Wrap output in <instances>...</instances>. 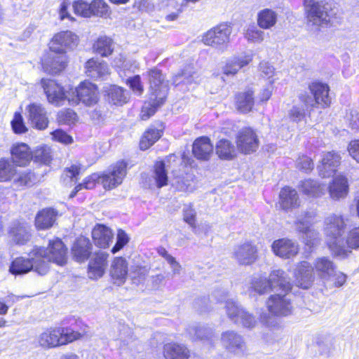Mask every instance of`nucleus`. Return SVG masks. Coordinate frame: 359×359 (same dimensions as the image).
Returning a JSON list of instances; mask_svg holds the SVG:
<instances>
[{"instance_id":"1","label":"nucleus","mask_w":359,"mask_h":359,"mask_svg":"<svg viewBox=\"0 0 359 359\" xmlns=\"http://www.w3.org/2000/svg\"><path fill=\"white\" fill-rule=\"evenodd\" d=\"M148 76L149 97L142 108V120H147L155 114L157 109L164 104L168 93V84L160 70L152 69L148 72Z\"/></svg>"},{"instance_id":"2","label":"nucleus","mask_w":359,"mask_h":359,"mask_svg":"<svg viewBox=\"0 0 359 359\" xmlns=\"http://www.w3.org/2000/svg\"><path fill=\"white\" fill-rule=\"evenodd\" d=\"M306 13V26L310 32L317 33L328 25L333 15L332 4L324 1L304 0Z\"/></svg>"},{"instance_id":"3","label":"nucleus","mask_w":359,"mask_h":359,"mask_svg":"<svg viewBox=\"0 0 359 359\" xmlns=\"http://www.w3.org/2000/svg\"><path fill=\"white\" fill-rule=\"evenodd\" d=\"M346 222L341 215H330L325 219L324 233L326 236V242L332 252L337 255L346 253L344 238L343 236L346 230Z\"/></svg>"},{"instance_id":"4","label":"nucleus","mask_w":359,"mask_h":359,"mask_svg":"<svg viewBox=\"0 0 359 359\" xmlns=\"http://www.w3.org/2000/svg\"><path fill=\"white\" fill-rule=\"evenodd\" d=\"M82 337L83 334L72 329L55 327L42 332L38 336L37 341L43 348H53L72 343Z\"/></svg>"},{"instance_id":"5","label":"nucleus","mask_w":359,"mask_h":359,"mask_svg":"<svg viewBox=\"0 0 359 359\" xmlns=\"http://www.w3.org/2000/svg\"><path fill=\"white\" fill-rule=\"evenodd\" d=\"M228 293L222 290H216L212 294L217 302H225L226 313L231 321L246 328H253L257 324L255 316L238 302L233 299H226Z\"/></svg>"},{"instance_id":"6","label":"nucleus","mask_w":359,"mask_h":359,"mask_svg":"<svg viewBox=\"0 0 359 359\" xmlns=\"http://www.w3.org/2000/svg\"><path fill=\"white\" fill-rule=\"evenodd\" d=\"M36 180L35 174L29 170L19 171L16 165L8 159H0V182H13L17 189H22L25 187L32 186Z\"/></svg>"},{"instance_id":"7","label":"nucleus","mask_w":359,"mask_h":359,"mask_svg":"<svg viewBox=\"0 0 359 359\" xmlns=\"http://www.w3.org/2000/svg\"><path fill=\"white\" fill-rule=\"evenodd\" d=\"M34 259L39 258L48 262L63 266L67 262V248L62 241L58 238L50 241L47 248L34 246L32 249Z\"/></svg>"},{"instance_id":"8","label":"nucleus","mask_w":359,"mask_h":359,"mask_svg":"<svg viewBox=\"0 0 359 359\" xmlns=\"http://www.w3.org/2000/svg\"><path fill=\"white\" fill-rule=\"evenodd\" d=\"M127 173V163L120 161L111 165L102 175L91 174V182L101 184L104 189L111 190L122 184Z\"/></svg>"},{"instance_id":"9","label":"nucleus","mask_w":359,"mask_h":359,"mask_svg":"<svg viewBox=\"0 0 359 359\" xmlns=\"http://www.w3.org/2000/svg\"><path fill=\"white\" fill-rule=\"evenodd\" d=\"M310 94L307 92L300 93L299 100L306 107H313L317 104L327 107L331 102L329 96V86L323 83L314 81L309 84Z\"/></svg>"},{"instance_id":"10","label":"nucleus","mask_w":359,"mask_h":359,"mask_svg":"<svg viewBox=\"0 0 359 359\" xmlns=\"http://www.w3.org/2000/svg\"><path fill=\"white\" fill-rule=\"evenodd\" d=\"M32 250L28 254L29 258L22 257L15 259L10 266V272L13 274L27 273L31 270H34L39 275H45L49 270V264L44 260H39V258L34 259Z\"/></svg>"},{"instance_id":"11","label":"nucleus","mask_w":359,"mask_h":359,"mask_svg":"<svg viewBox=\"0 0 359 359\" xmlns=\"http://www.w3.org/2000/svg\"><path fill=\"white\" fill-rule=\"evenodd\" d=\"M231 32V26L226 24H220L205 33L202 41L207 46L224 51L230 41Z\"/></svg>"},{"instance_id":"12","label":"nucleus","mask_w":359,"mask_h":359,"mask_svg":"<svg viewBox=\"0 0 359 359\" xmlns=\"http://www.w3.org/2000/svg\"><path fill=\"white\" fill-rule=\"evenodd\" d=\"M314 214L310 212H305L299 215L295 222L297 230L302 233V239L304 243L311 248L317 245L319 242V233L311 228Z\"/></svg>"},{"instance_id":"13","label":"nucleus","mask_w":359,"mask_h":359,"mask_svg":"<svg viewBox=\"0 0 359 359\" xmlns=\"http://www.w3.org/2000/svg\"><path fill=\"white\" fill-rule=\"evenodd\" d=\"M41 84L50 104L55 107L62 106L66 102L69 104L70 92L65 90L64 88L55 81L42 79Z\"/></svg>"},{"instance_id":"14","label":"nucleus","mask_w":359,"mask_h":359,"mask_svg":"<svg viewBox=\"0 0 359 359\" xmlns=\"http://www.w3.org/2000/svg\"><path fill=\"white\" fill-rule=\"evenodd\" d=\"M79 44L78 36L72 31L66 30L56 33L49 43V48L52 53L65 54L72 50Z\"/></svg>"},{"instance_id":"15","label":"nucleus","mask_w":359,"mask_h":359,"mask_svg":"<svg viewBox=\"0 0 359 359\" xmlns=\"http://www.w3.org/2000/svg\"><path fill=\"white\" fill-rule=\"evenodd\" d=\"M220 341L223 347L235 355H244L247 352L246 343L240 334L233 330H226L221 334Z\"/></svg>"},{"instance_id":"16","label":"nucleus","mask_w":359,"mask_h":359,"mask_svg":"<svg viewBox=\"0 0 359 359\" xmlns=\"http://www.w3.org/2000/svg\"><path fill=\"white\" fill-rule=\"evenodd\" d=\"M236 142L238 150L245 154L255 152L259 143L256 133L250 128L241 130L236 135Z\"/></svg>"},{"instance_id":"17","label":"nucleus","mask_w":359,"mask_h":359,"mask_svg":"<svg viewBox=\"0 0 359 359\" xmlns=\"http://www.w3.org/2000/svg\"><path fill=\"white\" fill-rule=\"evenodd\" d=\"M314 273L313 268L309 262L302 261L297 263L293 273L296 285L302 289H309L314 281Z\"/></svg>"},{"instance_id":"18","label":"nucleus","mask_w":359,"mask_h":359,"mask_svg":"<svg viewBox=\"0 0 359 359\" xmlns=\"http://www.w3.org/2000/svg\"><path fill=\"white\" fill-rule=\"evenodd\" d=\"M269 311L273 316H286L292 313L293 306L287 294L271 295L266 302Z\"/></svg>"},{"instance_id":"19","label":"nucleus","mask_w":359,"mask_h":359,"mask_svg":"<svg viewBox=\"0 0 359 359\" xmlns=\"http://www.w3.org/2000/svg\"><path fill=\"white\" fill-rule=\"evenodd\" d=\"M27 117L32 126L37 130H45L48 126L46 111L39 103H31L26 107Z\"/></svg>"},{"instance_id":"20","label":"nucleus","mask_w":359,"mask_h":359,"mask_svg":"<svg viewBox=\"0 0 359 359\" xmlns=\"http://www.w3.org/2000/svg\"><path fill=\"white\" fill-rule=\"evenodd\" d=\"M273 252L283 259H290L295 257L299 250L297 241L289 238H280L273 242L271 245Z\"/></svg>"},{"instance_id":"21","label":"nucleus","mask_w":359,"mask_h":359,"mask_svg":"<svg viewBox=\"0 0 359 359\" xmlns=\"http://www.w3.org/2000/svg\"><path fill=\"white\" fill-rule=\"evenodd\" d=\"M11 161L19 167L29 165L33 159V153L28 144L23 142L13 144L10 149Z\"/></svg>"},{"instance_id":"22","label":"nucleus","mask_w":359,"mask_h":359,"mask_svg":"<svg viewBox=\"0 0 359 359\" xmlns=\"http://www.w3.org/2000/svg\"><path fill=\"white\" fill-rule=\"evenodd\" d=\"M109 254L102 250L91 252V280L102 278L108 268Z\"/></svg>"},{"instance_id":"23","label":"nucleus","mask_w":359,"mask_h":359,"mask_svg":"<svg viewBox=\"0 0 359 359\" xmlns=\"http://www.w3.org/2000/svg\"><path fill=\"white\" fill-rule=\"evenodd\" d=\"M103 92L109 103L114 105L123 106L130 100L129 91L116 85L104 86Z\"/></svg>"},{"instance_id":"24","label":"nucleus","mask_w":359,"mask_h":359,"mask_svg":"<svg viewBox=\"0 0 359 359\" xmlns=\"http://www.w3.org/2000/svg\"><path fill=\"white\" fill-rule=\"evenodd\" d=\"M314 273L323 280H330L334 274L337 266L331 259L327 257L316 258L312 266Z\"/></svg>"},{"instance_id":"25","label":"nucleus","mask_w":359,"mask_h":359,"mask_svg":"<svg viewBox=\"0 0 359 359\" xmlns=\"http://www.w3.org/2000/svg\"><path fill=\"white\" fill-rule=\"evenodd\" d=\"M341 156L339 154L330 151L323 155L321 165L318 166L320 175L323 177H329L334 175L336 168L340 164Z\"/></svg>"},{"instance_id":"26","label":"nucleus","mask_w":359,"mask_h":359,"mask_svg":"<svg viewBox=\"0 0 359 359\" xmlns=\"http://www.w3.org/2000/svg\"><path fill=\"white\" fill-rule=\"evenodd\" d=\"M8 233L14 243L24 245L30 239V226L25 222L15 221L11 224Z\"/></svg>"},{"instance_id":"27","label":"nucleus","mask_w":359,"mask_h":359,"mask_svg":"<svg viewBox=\"0 0 359 359\" xmlns=\"http://www.w3.org/2000/svg\"><path fill=\"white\" fill-rule=\"evenodd\" d=\"M67 58L65 54L57 55L52 53L42 59V66L45 72L48 74H55L62 71L67 65Z\"/></svg>"},{"instance_id":"28","label":"nucleus","mask_w":359,"mask_h":359,"mask_svg":"<svg viewBox=\"0 0 359 359\" xmlns=\"http://www.w3.org/2000/svg\"><path fill=\"white\" fill-rule=\"evenodd\" d=\"M252 54H242L229 58L222 67V72L226 76H233L243 67L248 65L252 60Z\"/></svg>"},{"instance_id":"29","label":"nucleus","mask_w":359,"mask_h":359,"mask_svg":"<svg viewBox=\"0 0 359 359\" xmlns=\"http://www.w3.org/2000/svg\"><path fill=\"white\" fill-rule=\"evenodd\" d=\"M128 272V262L121 257H115L111 264L110 276L115 284L118 285L125 283Z\"/></svg>"},{"instance_id":"30","label":"nucleus","mask_w":359,"mask_h":359,"mask_svg":"<svg viewBox=\"0 0 359 359\" xmlns=\"http://www.w3.org/2000/svg\"><path fill=\"white\" fill-rule=\"evenodd\" d=\"M257 250L251 243L247 242L236 247L233 252L234 257L241 264H250L257 257Z\"/></svg>"},{"instance_id":"31","label":"nucleus","mask_w":359,"mask_h":359,"mask_svg":"<svg viewBox=\"0 0 359 359\" xmlns=\"http://www.w3.org/2000/svg\"><path fill=\"white\" fill-rule=\"evenodd\" d=\"M91 238L96 246L106 248L112 241L113 233L111 230L105 225L97 224L91 231Z\"/></svg>"},{"instance_id":"32","label":"nucleus","mask_w":359,"mask_h":359,"mask_svg":"<svg viewBox=\"0 0 359 359\" xmlns=\"http://www.w3.org/2000/svg\"><path fill=\"white\" fill-rule=\"evenodd\" d=\"M69 104L77 105L82 103L85 106L90 104V81L85 80L70 92Z\"/></svg>"},{"instance_id":"33","label":"nucleus","mask_w":359,"mask_h":359,"mask_svg":"<svg viewBox=\"0 0 359 359\" xmlns=\"http://www.w3.org/2000/svg\"><path fill=\"white\" fill-rule=\"evenodd\" d=\"M192 151L196 158L207 161L212 154L213 146L208 137H201L194 141Z\"/></svg>"},{"instance_id":"34","label":"nucleus","mask_w":359,"mask_h":359,"mask_svg":"<svg viewBox=\"0 0 359 359\" xmlns=\"http://www.w3.org/2000/svg\"><path fill=\"white\" fill-rule=\"evenodd\" d=\"M173 178L172 185L176 189L180 191L192 192L195 187L193 185V175L188 173L180 172L176 170H172Z\"/></svg>"},{"instance_id":"35","label":"nucleus","mask_w":359,"mask_h":359,"mask_svg":"<svg viewBox=\"0 0 359 359\" xmlns=\"http://www.w3.org/2000/svg\"><path fill=\"white\" fill-rule=\"evenodd\" d=\"M269 281L272 290L279 287L285 292L290 291L292 285L287 274L281 269L273 270L271 272Z\"/></svg>"},{"instance_id":"36","label":"nucleus","mask_w":359,"mask_h":359,"mask_svg":"<svg viewBox=\"0 0 359 359\" xmlns=\"http://www.w3.org/2000/svg\"><path fill=\"white\" fill-rule=\"evenodd\" d=\"M187 332L192 341L201 340L211 343L214 338L212 329L196 324L189 325Z\"/></svg>"},{"instance_id":"37","label":"nucleus","mask_w":359,"mask_h":359,"mask_svg":"<svg viewBox=\"0 0 359 359\" xmlns=\"http://www.w3.org/2000/svg\"><path fill=\"white\" fill-rule=\"evenodd\" d=\"M348 185L347 179L343 175H337L334 177L329 187V192L332 198L339 199L347 195Z\"/></svg>"},{"instance_id":"38","label":"nucleus","mask_w":359,"mask_h":359,"mask_svg":"<svg viewBox=\"0 0 359 359\" xmlns=\"http://www.w3.org/2000/svg\"><path fill=\"white\" fill-rule=\"evenodd\" d=\"M280 204L283 209L289 210L299 205L300 201L295 189L285 187L280 192Z\"/></svg>"},{"instance_id":"39","label":"nucleus","mask_w":359,"mask_h":359,"mask_svg":"<svg viewBox=\"0 0 359 359\" xmlns=\"http://www.w3.org/2000/svg\"><path fill=\"white\" fill-rule=\"evenodd\" d=\"M57 217V212L52 208H45L41 210L36 216L35 225L39 230H45L50 228Z\"/></svg>"},{"instance_id":"40","label":"nucleus","mask_w":359,"mask_h":359,"mask_svg":"<svg viewBox=\"0 0 359 359\" xmlns=\"http://www.w3.org/2000/svg\"><path fill=\"white\" fill-rule=\"evenodd\" d=\"M278 21V13L271 8L259 11L257 16V22L259 28L269 29L274 27Z\"/></svg>"},{"instance_id":"41","label":"nucleus","mask_w":359,"mask_h":359,"mask_svg":"<svg viewBox=\"0 0 359 359\" xmlns=\"http://www.w3.org/2000/svg\"><path fill=\"white\" fill-rule=\"evenodd\" d=\"M163 350L166 359H188L189 358V351L182 344L168 343L165 344Z\"/></svg>"},{"instance_id":"42","label":"nucleus","mask_w":359,"mask_h":359,"mask_svg":"<svg viewBox=\"0 0 359 359\" xmlns=\"http://www.w3.org/2000/svg\"><path fill=\"white\" fill-rule=\"evenodd\" d=\"M72 253L79 262L87 260L90 255L88 239L85 237L79 238L72 247Z\"/></svg>"},{"instance_id":"43","label":"nucleus","mask_w":359,"mask_h":359,"mask_svg":"<svg viewBox=\"0 0 359 359\" xmlns=\"http://www.w3.org/2000/svg\"><path fill=\"white\" fill-rule=\"evenodd\" d=\"M254 102L253 92L251 90L240 93L236 96V107L241 113L250 111Z\"/></svg>"},{"instance_id":"44","label":"nucleus","mask_w":359,"mask_h":359,"mask_svg":"<svg viewBox=\"0 0 359 359\" xmlns=\"http://www.w3.org/2000/svg\"><path fill=\"white\" fill-rule=\"evenodd\" d=\"M216 154L222 160H231L236 156V149L232 142L226 139L217 142L215 147Z\"/></svg>"},{"instance_id":"45","label":"nucleus","mask_w":359,"mask_h":359,"mask_svg":"<svg viewBox=\"0 0 359 359\" xmlns=\"http://www.w3.org/2000/svg\"><path fill=\"white\" fill-rule=\"evenodd\" d=\"M93 51L102 57H107L114 50V42L107 36L99 37L93 45Z\"/></svg>"},{"instance_id":"46","label":"nucleus","mask_w":359,"mask_h":359,"mask_svg":"<svg viewBox=\"0 0 359 359\" xmlns=\"http://www.w3.org/2000/svg\"><path fill=\"white\" fill-rule=\"evenodd\" d=\"M346 253L343 255H337V257H346L351 252L352 250H357L359 248V226L354 227L349 230L346 236L344 238V244Z\"/></svg>"},{"instance_id":"47","label":"nucleus","mask_w":359,"mask_h":359,"mask_svg":"<svg viewBox=\"0 0 359 359\" xmlns=\"http://www.w3.org/2000/svg\"><path fill=\"white\" fill-rule=\"evenodd\" d=\"M301 190L306 196L310 197H318L324 194L325 186L320 184L317 181L309 179L301 183Z\"/></svg>"},{"instance_id":"48","label":"nucleus","mask_w":359,"mask_h":359,"mask_svg":"<svg viewBox=\"0 0 359 359\" xmlns=\"http://www.w3.org/2000/svg\"><path fill=\"white\" fill-rule=\"evenodd\" d=\"M270 290H272V288L269 279L259 276L255 277L252 280L248 288V293L250 296L255 295L256 294H263Z\"/></svg>"},{"instance_id":"49","label":"nucleus","mask_w":359,"mask_h":359,"mask_svg":"<svg viewBox=\"0 0 359 359\" xmlns=\"http://www.w3.org/2000/svg\"><path fill=\"white\" fill-rule=\"evenodd\" d=\"M264 32L258 25L250 24L244 29V38L252 43H261L264 40Z\"/></svg>"},{"instance_id":"50","label":"nucleus","mask_w":359,"mask_h":359,"mask_svg":"<svg viewBox=\"0 0 359 359\" xmlns=\"http://www.w3.org/2000/svg\"><path fill=\"white\" fill-rule=\"evenodd\" d=\"M32 153V160L36 163L48 165L52 161L51 149L46 145L36 147Z\"/></svg>"},{"instance_id":"51","label":"nucleus","mask_w":359,"mask_h":359,"mask_svg":"<svg viewBox=\"0 0 359 359\" xmlns=\"http://www.w3.org/2000/svg\"><path fill=\"white\" fill-rule=\"evenodd\" d=\"M162 130L155 128H149L142 136L140 142L142 150H146L153 145L161 136Z\"/></svg>"},{"instance_id":"52","label":"nucleus","mask_w":359,"mask_h":359,"mask_svg":"<svg viewBox=\"0 0 359 359\" xmlns=\"http://www.w3.org/2000/svg\"><path fill=\"white\" fill-rule=\"evenodd\" d=\"M111 11L108 4L103 0L91 1V15L107 18L110 16Z\"/></svg>"},{"instance_id":"53","label":"nucleus","mask_w":359,"mask_h":359,"mask_svg":"<svg viewBox=\"0 0 359 359\" xmlns=\"http://www.w3.org/2000/svg\"><path fill=\"white\" fill-rule=\"evenodd\" d=\"M154 179L156 186L161 188L168 184V175L163 161H158L154 165Z\"/></svg>"},{"instance_id":"54","label":"nucleus","mask_w":359,"mask_h":359,"mask_svg":"<svg viewBox=\"0 0 359 359\" xmlns=\"http://www.w3.org/2000/svg\"><path fill=\"white\" fill-rule=\"evenodd\" d=\"M109 74V69L105 62H96L91 58V78L104 79Z\"/></svg>"},{"instance_id":"55","label":"nucleus","mask_w":359,"mask_h":359,"mask_svg":"<svg viewBox=\"0 0 359 359\" xmlns=\"http://www.w3.org/2000/svg\"><path fill=\"white\" fill-rule=\"evenodd\" d=\"M306 108L304 104L302 102V104H294L287 112V116L290 121L293 122L298 123L302 121L306 115Z\"/></svg>"},{"instance_id":"56","label":"nucleus","mask_w":359,"mask_h":359,"mask_svg":"<svg viewBox=\"0 0 359 359\" xmlns=\"http://www.w3.org/2000/svg\"><path fill=\"white\" fill-rule=\"evenodd\" d=\"M11 127L15 134H23L27 132L28 128L25 126L24 118L20 112H15L11 122Z\"/></svg>"},{"instance_id":"57","label":"nucleus","mask_w":359,"mask_h":359,"mask_svg":"<svg viewBox=\"0 0 359 359\" xmlns=\"http://www.w3.org/2000/svg\"><path fill=\"white\" fill-rule=\"evenodd\" d=\"M81 168L79 165H73L70 168H67L64 170L62 180L67 184L69 182H76L78 176L80 175Z\"/></svg>"},{"instance_id":"58","label":"nucleus","mask_w":359,"mask_h":359,"mask_svg":"<svg viewBox=\"0 0 359 359\" xmlns=\"http://www.w3.org/2000/svg\"><path fill=\"white\" fill-rule=\"evenodd\" d=\"M75 14L88 18L90 15V4L83 0H77L72 5Z\"/></svg>"},{"instance_id":"59","label":"nucleus","mask_w":359,"mask_h":359,"mask_svg":"<svg viewBox=\"0 0 359 359\" xmlns=\"http://www.w3.org/2000/svg\"><path fill=\"white\" fill-rule=\"evenodd\" d=\"M196 212L193 206L186 205L183 208V218L185 222H187L192 228L196 227Z\"/></svg>"},{"instance_id":"60","label":"nucleus","mask_w":359,"mask_h":359,"mask_svg":"<svg viewBox=\"0 0 359 359\" xmlns=\"http://www.w3.org/2000/svg\"><path fill=\"white\" fill-rule=\"evenodd\" d=\"M346 120L352 129L359 128V107H354L349 109L346 113Z\"/></svg>"},{"instance_id":"61","label":"nucleus","mask_w":359,"mask_h":359,"mask_svg":"<svg viewBox=\"0 0 359 359\" xmlns=\"http://www.w3.org/2000/svg\"><path fill=\"white\" fill-rule=\"evenodd\" d=\"M52 135V139L54 141L58 142L60 143L64 144H69L73 142V138L72 136L69 135L66 132L61 129H57L52 133H50Z\"/></svg>"},{"instance_id":"62","label":"nucleus","mask_w":359,"mask_h":359,"mask_svg":"<svg viewBox=\"0 0 359 359\" xmlns=\"http://www.w3.org/2000/svg\"><path fill=\"white\" fill-rule=\"evenodd\" d=\"M129 242V237L122 229H119L117 233V239L115 245L111 249L113 254L121 250Z\"/></svg>"},{"instance_id":"63","label":"nucleus","mask_w":359,"mask_h":359,"mask_svg":"<svg viewBox=\"0 0 359 359\" xmlns=\"http://www.w3.org/2000/svg\"><path fill=\"white\" fill-rule=\"evenodd\" d=\"M126 83L129 85L134 93L137 95H141L143 93L144 88L139 75L128 78Z\"/></svg>"},{"instance_id":"64","label":"nucleus","mask_w":359,"mask_h":359,"mask_svg":"<svg viewBox=\"0 0 359 359\" xmlns=\"http://www.w3.org/2000/svg\"><path fill=\"white\" fill-rule=\"evenodd\" d=\"M168 7L174 8L175 9V11L172 12L170 14L167 15L165 18L168 21H173L177 18L179 14L182 12L184 8L186 6L182 2L178 3L176 1V0H169Z\"/></svg>"}]
</instances>
